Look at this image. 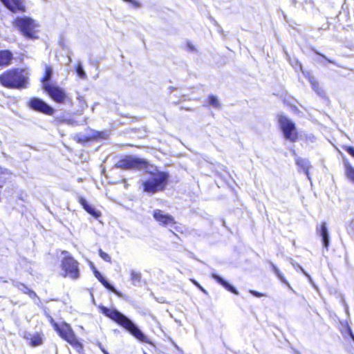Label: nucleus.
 <instances>
[{
  "label": "nucleus",
  "mask_w": 354,
  "mask_h": 354,
  "mask_svg": "<svg viewBox=\"0 0 354 354\" xmlns=\"http://www.w3.org/2000/svg\"><path fill=\"white\" fill-rule=\"evenodd\" d=\"M12 24L26 38H38L37 33L39 32V25L32 19L28 17H17Z\"/></svg>",
  "instance_id": "20e7f679"
},
{
  "label": "nucleus",
  "mask_w": 354,
  "mask_h": 354,
  "mask_svg": "<svg viewBox=\"0 0 354 354\" xmlns=\"http://www.w3.org/2000/svg\"><path fill=\"white\" fill-rule=\"evenodd\" d=\"M153 216L155 220L162 225L168 226L175 224L174 218L168 214H165L162 210L155 209Z\"/></svg>",
  "instance_id": "f8f14e48"
},
{
  "label": "nucleus",
  "mask_w": 354,
  "mask_h": 354,
  "mask_svg": "<svg viewBox=\"0 0 354 354\" xmlns=\"http://www.w3.org/2000/svg\"><path fill=\"white\" fill-rule=\"evenodd\" d=\"M345 150L348 152L351 156L354 157V147H345Z\"/></svg>",
  "instance_id": "2f4dec72"
},
{
  "label": "nucleus",
  "mask_w": 354,
  "mask_h": 354,
  "mask_svg": "<svg viewBox=\"0 0 354 354\" xmlns=\"http://www.w3.org/2000/svg\"><path fill=\"white\" fill-rule=\"evenodd\" d=\"M24 338H26V339H29L30 341V345L33 347L39 346L43 342L42 337L39 334H28L24 336Z\"/></svg>",
  "instance_id": "a211bd4d"
},
{
  "label": "nucleus",
  "mask_w": 354,
  "mask_h": 354,
  "mask_svg": "<svg viewBox=\"0 0 354 354\" xmlns=\"http://www.w3.org/2000/svg\"><path fill=\"white\" fill-rule=\"evenodd\" d=\"M123 1L133 4L135 7L140 6V3L135 0H123Z\"/></svg>",
  "instance_id": "72a5a7b5"
},
{
  "label": "nucleus",
  "mask_w": 354,
  "mask_h": 354,
  "mask_svg": "<svg viewBox=\"0 0 354 354\" xmlns=\"http://www.w3.org/2000/svg\"><path fill=\"white\" fill-rule=\"evenodd\" d=\"M102 351L104 354H109V353L106 351L104 349H102Z\"/></svg>",
  "instance_id": "37998d69"
},
{
  "label": "nucleus",
  "mask_w": 354,
  "mask_h": 354,
  "mask_svg": "<svg viewBox=\"0 0 354 354\" xmlns=\"http://www.w3.org/2000/svg\"><path fill=\"white\" fill-rule=\"evenodd\" d=\"M168 174L165 172H156L145 180H142L143 191L153 194L165 189L168 180Z\"/></svg>",
  "instance_id": "7ed1b4c3"
},
{
  "label": "nucleus",
  "mask_w": 354,
  "mask_h": 354,
  "mask_svg": "<svg viewBox=\"0 0 354 354\" xmlns=\"http://www.w3.org/2000/svg\"><path fill=\"white\" fill-rule=\"evenodd\" d=\"M250 292L252 295H254V296H255V297H261L264 296V295H263V293H260V292H257V291H255V290H250Z\"/></svg>",
  "instance_id": "473e14b6"
},
{
  "label": "nucleus",
  "mask_w": 354,
  "mask_h": 354,
  "mask_svg": "<svg viewBox=\"0 0 354 354\" xmlns=\"http://www.w3.org/2000/svg\"><path fill=\"white\" fill-rule=\"evenodd\" d=\"M188 47H189L191 50H194V46H193L192 44H188Z\"/></svg>",
  "instance_id": "a19ab883"
},
{
  "label": "nucleus",
  "mask_w": 354,
  "mask_h": 354,
  "mask_svg": "<svg viewBox=\"0 0 354 354\" xmlns=\"http://www.w3.org/2000/svg\"><path fill=\"white\" fill-rule=\"evenodd\" d=\"M75 71L77 75L83 80H85L86 78V74L83 68V66L82 64L80 62L77 64V65L75 67Z\"/></svg>",
  "instance_id": "393cba45"
},
{
  "label": "nucleus",
  "mask_w": 354,
  "mask_h": 354,
  "mask_svg": "<svg viewBox=\"0 0 354 354\" xmlns=\"http://www.w3.org/2000/svg\"><path fill=\"white\" fill-rule=\"evenodd\" d=\"M321 55L322 56V57H324L325 59H326L324 55Z\"/></svg>",
  "instance_id": "a18cd8bd"
},
{
  "label": "nucleus",
  "mask_w": 354,
  "mask_h": 354,
  "mask_svg": "<svg viewBox=\"0 0 354 354\" xmlns=\"http://www.w3.org/2000/svg\"><path fill=\"white\" fill-rule=\"evenodd\" d=\"M344 306H345V313L347 315H349V310H348V305L345 304Z\"/></svg>",
  "instance_id": "58836bf2"
},
{
  "label": "nucleus",
  "mask_w": 354,
  "mask_h": 354,
  "mask_svg": "<svg viewBox=\"0 0 354 354\" xmlns=\"http://www.w3.org/2000/svg\"><path fill=\"white\" fill-rule=\"evenodd\" d=\"M49 321L50 324L53 325V328H55V325H59V324L56 323L53 318L52 317H49Z\"/></svg>",
  "instance_id": "e433bc0d"
},
{
  "label": "nucleus",
  "mask_w": 354,
  "mask_h": 354,
  "mask_svg": "<svg viewBox=\"0 0 354 354\" xmlns=\"http://www.w3.org/2000/svg\"><path fill=\"white\" fill-rule=\"evenodd\" d=\"M55 330L59 333L62 338L65 339L71 346H74L75 348H82V344L76 338L69 324L63 322L60 325H55Z\"/></svg>",
  "instance_id": "423d86ee"
},
{
  "label": "nucleus",
  "mask_w": 354,
  "mask_h": 354,
  "mask_svg": "<svg viewBox=\"0 0 354 354\" xmlns=\"http://www.w3.org/2000/svg\"><path fill=\"white\" fill-rule=\"evenodd\" d=\"M102 313L124 328L133 337L142 342L149 343L147 337L127 317L113 308L101 306Z\"/></svg>",
  "instance_id": "f257e3e1"
},
{
  "label": "nucleus",
  "mask_w": 354,
  "mask_h": 354,
  "mask_svg": "<svg viewBox=\"0 0 354 354\" xmlns=\"http://www.w3.org/2000/svg\"><path fill=\"white\" fill-rule=\"evenodd\" d=\"M279 122L286 139L295 141L297 138L295 124L284 115H279Z\"/></svg>",
  "instance_id": "6e6552de"
},
{
  "label": "nucleus",
  "mask_w": 354,
  "mask_h": 354,
  "mask_svg": "<svg viewBox=\"0 0 354 354\" xmlns=\"http://www.w3.org/2000/svg\"><path fill=\"white\" fill-rule=\"evenodd\" d=\"M99 255L104 261L109 263L111 262V258L109 254L102 251V249L99 250Z\"/></svg>",
  "instance_id": "bb28decb"
},
{
  "label": "nucleus",
  "mask_w": 354,
  "mask_h": 354,
  "mask_svg": "<svg viewBox=\"0 0 354 354\" xmlns=\"http://www.w3.org/2000/svg\"><path fill=\"white\" fill-rule=\"evenodd\" d=\"M6 170L0 167V188L3 187L4 184L6 183Z\"/></svg>",
  "instance_id": "cd10ccee"
},
{
  "label": "nucleus",
  "mask_w": 354,
  "mask_h": 354,
  "mask_svg": "<svg viewBox=\"0 0 354 354\" xmlns=\"http://www.w3.org/2000/svg\"><path fill=\"white\" fill-rule=\"evenodd\" d=\"M344 165L346 177L354 183V167L348 161H344Z\"/></svg>",
  "instance_id": "6ab92c4d"
},
{
  "label": "nucleus",
  "mask_w": 354,
  "mask_h": 354,
  "mask_svg": "<svg viewBox=\"0 0 354 354\" xmlns=\"http://www.w3.org/2000/svg\"><path fill=\"white\" fill-rule=\"evenodd\" d=\"M28 106L39 112L52 115L54 113V109L47 104L45 102L37 97L31 98L28 104Z\"/></svg>",
  "instance_id": "1a4fd4ad"
},
{
  "label": "nucleus",
  "mask_w": 354,
  "mask_h": 354,
  "mask_svg": "<svg viewBox=\"0 0 354 354\" xmlns=\"http://www.w3.org/2000/svg\"><path fill=\"white\" fill-rule=\"evenodd\" d=\"M93 273L95 277L99 280V281L108 290L112 291L118 296H120V293L111 285L110 284L101 274V273L96 269H94Z\"/></svg>",
  "instance_id": "2eb2a0df"
},
{
  "label": "nucleus",
  "mask_w": 354,
  "mask_h": 354,
  "mask_svg": "<svg viewBox=\"0 0 354 354\" xmlns=\"http://www.w3.org/2000/svg\"><path fill=\"white\" fill-rule=\"evenodd\" d=\"M27 294L29 295V297H30V298H35V297H37V295H36V293H35L34 291H32V290H30V289H29V290H28V292H27Z\"/></svg>",
  "instance_id": "f704fd0d"
},
{
  "label": "nucleus",
  "mask_w": 354,
  "mask_h": 354,
  "mask_svg": "<svg viewBox=\"0 0 354 354\" xmlns=\"http://www.w3.org/2000/svg\"><path fill=\"white\" fill-rule=\"evenodd\" d=\"M53 75V69L50 66H46L45 71V75L42 79L43 86L44 87L45 83H48Z\"/></svg>",
  "instance_id": "4be33fe9"
},
{
  "label": "nucleus",
  "mask_w": 354,
  "mask_h": 354,
  "mask_svg": "<svg viewBox=\"0 0 354 354\" xmlns=\"http://www.w3.org/2000/svg\"><path fill=\"white\" fill-rule=\"evenodd\" d=\"M310 82L312 85L313 89L317 93L318 95L322 94V91H319L318 84L313 78H310Z\"/></svg>",
  "instance_id": "c85d7f7f"
},
{
  "label": "nucleus",
  "mask_w": 354,
  "mask_h": 354,
  "mask_svg": "<svg viewBox=\"0 0 354 354\" xmlns=\"http://www.w3.org/2000/svg\"><path fill=\"white\" fill-rule=\"evenodd\" d=\"M296 164L305 172L307 178L310 180L308 170L310 167V162L306 160L299 157L296 158L295 159Z\"/></svg>",
  "instance_id": "f3484780"
},
{
  "label": "nucleus",
  "mask_w": 354,
  "mask_h": 354,
  "mask_svg": "<svg viewBox=\"0 0 354 354\" xmlns=\"http://www.w3.org/2000/svg\"><path fill=\"white\" fill-rule=\"evenodd\" d=\"M316 231L317 234L322 237L324 248L328 250L330 243V237L326 223L322 222L319 225H317L316 227Z\"/></svg>",
  "instance_id": "ddd939ff"
},
{
  "label": "nucleus",
  "mask_w": 354,
  "mask_h": 354,
  "mask_svg": "<svg viewBox=\"0 0 354 354\" xmlns=\"http://www.w3.org/2000/svg\"><path fill=\"white\" fill-rule=\"evenodd\" d=\"M80 204L83 206L84 209L87 212H88L89 214L93 215L95 217H97L98 216V214L97 212L95 211V209L92 207L91 205H89L86 201L83 198H80Z\"/></svg>",
  "instance_id": "aec40b11"
},
{
  "label": "nucleus",
  "mask_w": 354,
  "mask_h": 354,
  "mask_svg": "<svg viewBox=\"0 0 354 354\" xmlns=\"http://www.w3.org/2000/svg\"><path fill=\"white\" fill-rule=\"evenodd\" d=\"M28 75L24 69H10L0 75V82L7 88H25L28 84Z\"/></svg>",
  "instance_id": "f03ea898"
},
{
  "label": "nucleus",
  "mask_w": 354,
  "mask_h": 354,
  "mask_svg": "<svg viewBox=\"0 0 354 354\" xmlns=\"http://www.w3.org/2000/svg\"><path fill=\"white\" fill-rule=\"evenodd\" d=\"M4 6L12 12H26L25 0H0Z\"/></svg>",
  "instance_id": "9b49d317"
},
{
  "label": "nucleus",
  "mask_w": 354,
  "mask_h": 354,
  "mask_svg": "<svg viewBox=\"0 0 354 354\" xmlns=\"http://www.w3.org/2000/svg\"><path fill=\"white\" fill-rule=\"evenodd\" d=\"M68 62L66 63L67 65H68L71 62H72V59L70 56H68Z\"/></svg>",
  "instance_id": "ea45409f"
},
{
  "label": "nucleus",
  "mask_w": 354,
  "mask_h": 354,
  "mask_svg": "<svg viewBox=\"0 0 354 354\" xmlns=\"http://www.w3.org/2000/svg\"><path fill=\"white\" fill-rule=\"evenodd\" d=\"M172 344H174V346L177 348L178 349V346H177V344H176L174 342H172Z\"/></svg>",
  "instance_id": "79ce46f5"
},
{
  "label": "nucleus",
  "mask_w": 354,
  "mask_h": 354,
  "mask_svg": "<svg viewBox=\"0 0 354 354\" xmlns=\"http://www.w3.org/2000/svg\"><path fill=\"white\" fill-rule=\"evenodd\" d=\"M208 102L209 105H211L214 108L218 109L221 106V104L218 98L213 95L209 96Z\"/></svg>",
  "instance_id": "a878e982"
},
{
  "label": "nucleus",
  "mask_w": 354,
  "mask_h": 354,
  "mask_svg": "<svg viewBox=\"0 0 354 354\" xmlns=\"http://www.w3.org/2000/svg\"><path fill=\"white\" fill-rule=\"evenodd\" d=\"M12 58V53L10 50H0V67L9 66L11 64Z\"/></svg>",
  "instance_id": "4468645a"
},
{
  "label": "nucleus",
  "mask_w": 354,
  "mask_h": 354,
  "mask_svg": "<svg viewBox=\"0 0 354 354\" xmlns=\"http://www.w3.org/2000/svg\"><path fill=\"white\" fill-rule=\"evenodd\" d=\"M272 270L274 272V274L277 276V277L280 279V281L286 284H287L289 287L290 285L288 283V281L286 280L285 277H283V274L281 272V271L273 264H271Z\"/></svg>",
  "instance_id": "b1692460"
},
{
  "label": "nucleus",
  "mask_w": 354,
  "mask_h": 354,
  "mask_svg": "<svg viewBox=\"0 0 354 354\" xmlns=\"http://www.w3.org/2000/svg\"><path fill=\"white\" fill-rule=\"evenodd\" d=\"M191 281L197 286L203 292L207 294V291L205 289H204L196 280L191 279Z\"/></svg>",
  "instance_id": "7c9ffc66"
},
{
  "label": "nucleus",
  "mask_w": 354,
  "mask_h": 354,
  "mask_svg": "<svg viewBox=\"0 0 354 354\" xmlns=\"http://www.w3.org/2000/svg\"><path fill=\"white\" fill-rule=\"evenodd\" d=\"M44 89L55 102L58 103L64 102L66 94L63 89L58 86L50 85L49 83L44 84Z\"/></svg>",
  "instance_id": "9d476101"
},
{
  "label": "nucleus",
  "mask_w": 354,
  "mask_h": 354,
  "mask_svg": "<svg viewBox=\"0 0 354 354\" xmlns=\"http://www.w3.org/2000/svg\"><path fill=\"white\" fill-rule=\"evenodd\" d=\"M130 279L133 286H138L141 281V273L136 270H131Z\"/></svg>",
  "instance_id": "412c9836"
},
{
  "label": "nucleus",
  "mask_w": 354,
  "mask_h": 354,
  "mask_svg": "<svg viewBox=\"0 0 354 354\" xmlns=\"http://www.w3.org/2000/svg\"><path fill=\"white\" fill-rule=\"evenodd\" d=\"M290 263L295 268V270H300L301 272H302V273H304V274L308 279V280L310 282L312 281L310 276L303 269V268L298 263L291 259Z\"/></svg>",
  "instance_id": "5701e85b"
},
{
  "label": "nucleus",
  "mask_w": 354,
  "mask_h": 354,
  "mask_svg": "<svg viewBox=\"0 0 354 354\" xmlns=\"http://www.w3.org/2000/svg\"><path fill=\"white\" fill-rule=\"evenodd\" d=\"M13 284L19 290H21V292H23L25 294H27L28 290H29V288L28 287H26L24 284L21 283H18V282H15Z\"/></svg>",
  "instance_id": "c756f323"
},
{
  "label": "nucleus",
  "mask_w": 354,
  "mask_h": 354,
  "mask_svg": "<svg viewBox=\"0 0 354 354\" xmlns=\"http://www.w3.org/2000/svg\"><path fill=\"white\" fill-rule=\"evenodd\" d=\"M62 254L64 257L62 261V268L65 272L64 276H68L73 279L79 278L80 273L77 261L71 257L66 251H63Z\"/></svg>",
  "instance_id": "39448f33"
},
{
  "label": "nucleus",
  "mask_w": 354,
  "mask_h": 354,
  "mask_svg": "<svg viewBox=\"0 0 354 354\" xmlns=\"http://www.w3.org/2000/svg\"><path fill=\"white\" fill-rule=\"evenodd\" d=\"M212 277L215 279L218 283H220L221 286H223L225 289H227L228 291L235 294L239 295L238 290L231 286L228 282L225 281L222 277H221L219 275L216 274H212Z\"/></svg>",
  "instance_id": "dca6fc26"
},
{
  "label": "nucleus",
  "mask_w": 354,
  "mask_h": 354,
  "mask_svg": "<svg viewBox=\"0 0 354 354\" xmlns=\"http://www.w3.org/2000/svg\"><path fill=\"white\" fill-rule=\"evenodd\" d=\"M346 324V326H347L348 333L350 335L352 339L354 341V335L352 332V330H351V327L348 325L347 322Z\"/></svg>",
  "instance_id": "c9c22d12"
},
{
  "label": "nucleus",
  "mask_w": 354,
  "mask_h": 354,
  "mask_svg": "<svg viewBox=\"0 0 354 354\" xmlns=\"http://www.w3.org/2000/svg\"><path fill=\"white\" fill-rule=\"evenodd\" d=\"M326 60H327L328 62H330V63H333V62L332 60H330V59H326Z\"/></svg>",
  "instance_id": "c03bdc74"
},
{
  "label": "nucleus",
  "mask_w": 354,
  "mask_h": 354,
  "mask_svg": "<svg viewBox=\"0 0 354 354\" xmlns=\"http://www.w3.org/2000/svg\"><path fill=\"white\" fill-rule=\"evenodd\" d=\"M115 167L122 169H146L147 162L136 157L128 156L118 161L115 164Z\"/></svg>",
  "instance_id": "0eeeda50"
},
{
  "label": "nucleus",
  "mask_w": 354,
  "mask_h": 354,
  "mask_svg": "<svg viewBox=\"0 0 354 354\" xmlns=\"http://www.w3.org/2000/svg\"><path fill=\"white\" fill-rule=\"evenodd\" d=\"M344 306H345V313L347 315H349V310H348V305L345 304Z\"/></svg>",
  "instance_id": "4c0bfd02"
}]
</instances>
